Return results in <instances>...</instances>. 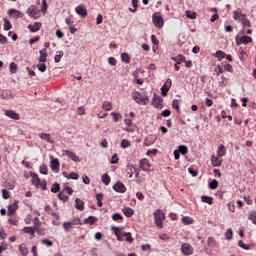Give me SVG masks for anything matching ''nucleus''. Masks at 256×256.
I'll return each mask as SVG.
<instances>
[{
  "label": "nucleus",
  "instance_id": "f257e3e1",
  "mask_svg": "<svg viewBox=\"0 0 256 256\" xmlns=\"http://www.w3.org/2000/svg\"><path fill=\"white\" fill-rule=\"evenodd\" d=\"M114 235L117 237V241H127V243H133V236L130 232H125L119 227H114Z\"/></svg>",
  "mask_w": 256,
  "mask_h": 256
},
{
  "label": "nucleus",
  "instance_id": "f03ea898",
  "mask_svg": "<svg viewBox=\"0 0 256 256\" xmlns=\"http://www.w3.org/2000/svg\"><path fill=\"white\" fill-rule=\"evenodd\" d=\"M131 97L138 105H148L149 104V96H147V94H141L139 92H134L131 94Z\"/></svg>",
  "mask_w": 256,
  "mask_h": 256
},
{
  "label": "nucleus",
  "instance_id": "7ed1b4c3",
  "mask_svg": "<svg viewBox=\"0 0 256 256\" xmlns=\"http://www.w3.org/2000/svg\"><path fill=\"white\" fill-rule=\"evenodd\" d=\"M31 183L34 185L37 189H42V191H46L47 189V182L46 181H41L39 179V175L32 173L31 174Z\"/></svg>",
  "mask_w": 256,
  "mask_h": 256
},
{
  "label": "nucleus",
  "instance_id": "20e7f679",
  "mask_svg": "<svg viewBox=\"0 0 256 256\" xmlns=\"http://www.w3.org/2000/svg\"><path fill=\"white\" fill-rule=\"evenodd\" d=\"M154 223L158 229H163V221H165V213L160 209L156 210L153 214Z\"/></svg>",
  "mask_w": 256,
  "mask_h": 256
},
{
  "label": "nucleus",
  "instance_id": "39448f33",
  "mask_svg": "<svg viewBox=\"0 0 256 256\" xmlns=\"http://www.w3.org/2000/svg\"><path fill=\"white\" fill-rule=\"evenodd\" d=\"M152 22L158 29H162L163 25H165V21L163 20V16H161V12H155L152 15Z\"/></svg>",
  "mask_w": 256,
  "mask_h": 256
},
{
  "label": "nucleus",
  "instance_id": "423d86ee",
  "mask_svg": "<svg viewBox=\"0 0 256 256\" xmlns=\"http://www.w3.org/2000/svg\"><path fill=\"white\" fill-rule=\"evenodd\" d=\"M235 42L238 47L240 45H249V43H253V38L247 35L239 36V34H237L235 37Z\"/></svg>",
  "mask_w": 256,
  "mask_h": 256
},
{
  "label": "nucleus",
  "instance_id": "0eeeda50",
  "mask_svg": "<svg viewBox=\"0 0 256 256\" xmlns=\"http://www.w3.org/2000/svg\"><path fill=\"white\" fill-rule=\"evenodd\" d=\"M139 169H141V171H145L146 173H148V171H150L151 169V162H149L147 158L141 159L139 161Z\"/></svg>",
  "mask_w": 256,
  "mask_h": 256
},
{
  "label": "nucleus",
  "instance_id": "6e6552de",
  "mask_svg": "<svg viewBox=\"0 0 256 256\" xmlns=\"http://www.w3.org/2000/svg\"><path fill=\"white\" fill-rule=\"evenodd\" d=\"M152 105L156 109H162L163 108V99L160 98L159 95L154 94L153 99H152Z\"/></svg>",
  "mask_w": 256,
  "mask_h": 256
},
{
  "label": "nucleus",
  "instance_id": "1a4fd4ad",
  "mask_svg": "<svg viewBox=\"0 0 256 256\" xmlns=\"http://www.w3.org/2000/svg\"><path fill=\"white\" fill-rule=\"evenodd\" d=\"M181 253H183V255H193V246L189 243H183L181 246Z\"/></svg>",
  "mask_w": 256,
  "mask_h": 256
},
{
  "label": "nucleus",
  "instance_id": "9d476101",
  "mask_svg": "<svg viewBox=\"0 0 256 256\" xmlns=\"http://www.w3.org/2000/svg\"><path fill=\"white\" fill-rule=\"evenodd\" d=\"M172 81L170 78H168L166 80V82L164 83V85L161 87V91H162V96L163 97H167V93H169V89H171V85H172Z\"/></svg>",
  "mask_w": 256,
  "mask_h": 256
},
{
  "label": "nucleus",
  "instance_id": "9b49d317",
  "mask_svg": "<svg viewBox=\"0 0 256 256\" xmlns=\"http://www.w3.org/2000/svg\"><path fill=\"white\" fill-rule=\"evenodd\" d=\"M75 11L77 13V15H79L82 18L87 17V7H85V5L80 4L75 8Z\"/></svg>",
  "mask_w": 256,
  "mask_h": 256
},
{
  "label": "nucleus",
  "instance_id": "f8f14e48",
  "mask_svg": "<svg viewBox=\"0 0 256 256\" xmlns=\"http://www.w3.org/2000/svg\"><path fill=\"white\" fill-rule=\"evenodd\" d=\"M27 15H29V17H33V19H37V17H35V15H38L39 13V8L35 5H31L27 11H26Z\"/></svg>",
  "mask_w": 256,
  "mask_h": 256
},
{
  "label": "nucleus",
  "instance_id": "ddd939ff",
  "mask_svg": "<svg viewBox=\"0 0 256 256\" xmlns=\"http://www.w3.org/2000/svg\"><path fill=\"white\" fill-rule=\"evenodd\" d=\"M113 189L116 191V193H125V191H127V187H125L123 182H116L113 186Z\"/></svg>",
  "mask_w": 256,
  "mask_h": 256
},
{
  "label": "nucleus",
  "instance_id": "4468645a",
  "mask_svg": "<svg viewBox=\"0 0 256 256\" xmlns=\"http://www.w3.org/2000/svg\"><path fill=\"white\" fill-rule=\"evenodd\" d=\"M18 207L19 206L17 205V202L10 204L8 206V212H7L8 217H13V215H15V213L17 212Z\"/></svg>",
  "mask_w": 256,
  "mask_h": 256
},
{
  "label": "nucleus",
  "instance_id": "2eb2a0df",
  "mask_svg": "<svg viewBox=\"0 0 256 256\" xmlns=\"http://www.w3.org/2000/svg\"><path fill=\"white\" fill-rule=\"evenodd\" d=\"M220 158L221 157H217L215 155L211 156L212 167H221V165H223V159Z\"/></svg>",
  "mask_w": 256,
  "mask_h": 256
},
{
  "label": "nucleus",
  "instance_id": "dca6fc26",
  "mask_svg": "<svg viewBox=\"0 0 256 256\" xmlns=\"http://www.w3.org/2000/svg\"><path fill=\"white\" fill-rule=\"evenodd\" d=\"M8 15L10 17H14L15 19H19L21 17H23V14L21 13V11L15 9V8H11L8 10Z\"/></svg>",
  "mask_w": 256,
  "mask_h": 256
},
{
  "label": "nucleus",
  "instance_id": "f3484780",
  "mask_svg": "<svg viewBox=\"0 0 256 256\" xmlns=\"http://www.w3.org/2000/svg\"><path fill=\"white\" fill-rule=\"evenodd\" d=\"M6 117H9L10 119H14L15 121H19V114L13 110H6L5 111Z\"/></svg>",
  "mask_w": 256,
  "mask_h": 256
},
{
  "label": "nucleus",
  "instance_id": "a211bd4d",
  "mask_svg": "<svg viewBox=\"0 0 256 256\" xmlns=\"http://www.w3.org/2000/svg\"><path fill=\"white\" fill-rule=\"evenodd\" d=\"M65 153H66V157H68V159H71L75 163H79V161H80L79 160V156H77L76 153H73V152H71L69 150H66Z\"/></svg>",
  "mask_w": 256,
  "mask_h": 256
},
{
  "label": "nucleus",
  "instance_id": "6ab92c4d",
  "mask_svg": "<svg viewBox=\"0 0 256 256\" xmlns=\"http://www.w3.org/2000/svg\"><path fill=\"white\" fill-rule=\"evenodd\" d=\"M50 167L54 173H59V160L52 159L50 162Z\"/></svg>",
  "mask_w": 256,
  "mask_h": 256
},
{
  "label": "nucleus",
  "instance_id": "aec40b11",
  "mask_svg": "<svg viewBox=\"0 0 256 256\" xmlns=\"http://www.w3.org/2000/svg\"><path fill=\"white\" fill-rule=\"evenodd\" d=\"M28 29L31 33H37V31L41 29V22H35L33 25H28Z\"/></svg>",
  "mask_w": 256,
  "mask_h": 256
},
{
  "label": "nucleus",
  "instance_id": "412c9836",
  "mask_svg": "<svg viewBox=\"0 0 256 256\" xmlns=\"http://www.w3.org/2000/svg\"><path fill=\"white\" fill-rule=\"evenodd\" d=\"M39 53H40L39 62L47 63V49L43 48L42 50L39 51Z\"/></svg>",
  "mask_w": 256,
  "mask_h": 256
},
{
  "label": "nucleus",
  "instance_id": "4be33fe9",
  "mask_svg": "<svg viewBox=\"0 0 256 256\" xmlns=\"http://www.w3.org/2000/svg\"><path fill=\"white\" fill-rule=\"evenodd\" d=\"M225 155H227V149L225 145L221 144L217 150V157H225Z\"/></svg>",
  "mask_w": 256,
  "mask_h": 256
},
{
  "label": "nucleus",
  "instance_id": "5701e85b",
  "mask_svg": "<svg viewBox=\"0 0 256 256\" xmlns=\"http://www.w3.org/2000/svg\"><path fill=\"white\" fill-rule=\"evenodd\" d=\"M246 15L241 13V11H234L233 12V19L234 21H241Z\"/></svg>",
  "mask_w": 256,
  "mask_h": 256
},
{
  "label": "nucleus",
  "instance_id": "b1692460",
  "mask_svg": "<svg viewBox=\"0 0 256 256\" xmlns=\"http://www.w3.org/2000/svg\"><path fill=\"white\" fill-rule=\"evenodd\" d=\"M23 233H26L28 235H32V237H35V228L31 226H26L22 229Z\"/></svg>",
  "mask_w": 256,
  "mask_h": 256
},
{
  "label": "nucleus",
  "instance_id": "393cba45",
  "mask_svg": "<svg viewBox=\"0 0 256 256\" xmlns=\"http://www.w3.org/2000/svg\"><path fill=\"white\" fill-rule=\"evenodd\" d=\"M75 203H76V209H78V211H83L85 209V202H83V200L76 198Z\"/></svg>",
  "mask_w": 256,
  "mask_h": 256
},
{
  "label": "nucleus",
  "instance_id": "a878e982",
  "mask_svg": "<svg viewBox=\"0 0 256 256\" xmlns=\"http://www.w3.org/2000/svg\"><path fill=\"white\" fill-rule=\"evenodd\" d=\"M122 213H124V215L126 217H133V215H135V211L132 208H129V207H125L122 210Z\"/></svg>",
  "mask_w": 256,
  "mask_h": 256
},
{
  "label": "nucleus",
  "instance_id": "bb28decb",
  "mask_svg": "<svg viewBox=\"0 0 256 256\" xmlns=\"http://www.w3.org/2000/svg\"><path fill=\"white\" fill-rule=\"evenodd\" d=\"M172 61H176L178 65H181V63H185V56L179 54L178 56L172 57Z\"/></svg>",
  "mask_w": 256,
  "mask_h": 256
},
{
  "label": "nucleus",
  "instance_id": "cd10ccee",
  "mask_svg": "<svg viewBox=\"0 0 256 256\" xmlns=\"http://www.w3.org/2000/svg\"><path fill=\"white\" fill-rule=\"evenodd\" d=\"M102 109L104 111H111L113 109V103H111L109 101H104L102 104Z\"/></svg>",
  "mask_w": 256,
  "mask_h": 256
},
{
  "label": "nucleus",
  "instance_id": "c85d7f7f",
  "mask_svg": "<svg viewBox=\"0 0 256 256\" xmlns=\"http://www.w3.org/2000/svg\"><path fill=\"white\" fill-rule=\"evenodd\" d=\"M98 219L95 216H89L88 218L85 219V223L88 225H95L97 223Z\"/></svg>",
  "mask_w": 256,
  "mask_h": 256
},
{
  "label": "nucleus",
  "instance_id": "c756f323",
  "mask_svg": "<svg viewBox=\"0 0 256 256\" xmlns=\"http://www.w3.org/2000/svg\"><path fill=\"white\" fill-rule=\"evenodd\" d=\"M208 247H217L219 244L217 243V240L213 237H208L207 240Z\"/></svg>",
  "mask_w": 256,
  "mask_h": 256
},
{
  "label": "nucleus",
  "instance_id": "7c9ffc66",
  "mask_svg": "<svg viewBox=\"0 0 256 256\" xmlns=\"http://www.w3.org/2000/svg\"><path fill=\"white\" fill-rule=\"evenodd\" d=\"M121 60L123 63L129 64L131 63V56L124 52L121 54Z\"/></svg>",
  "mask_w": 256,
  "mask_h": 256
},
{
  "label": "nucleus",
  "instance_id": "2f4dec72",
  "mask_svg": "<svg viewBox=\"0 0 256 256\" xmlns=\"http://www.w3.org/2000/svg\"><path fill=\"white\" fill-rule=\"evenodd\" d=\"M201 201H202V203H207L208 205H213V197H211V196H202Z\"/></svg>",
  "mask_w": 256,
  "mask_h": 256
},
{
  "label": "nucleus",
  "instance_id": "473e14b6",
  "mask_svg": "<svg viewBox=\"0 0 256 256\" xmlns=\"http://www.w3.org/2000/svg\"><path fill=\"white\" fill-rule=\"evenodd\" d=\"M224 236L227 241H231L233 239V230L231 228H228Z\"/></svg>",
  "mask_w": 256,
  "mask_h": 256
},
{
  "label": "nucleus",
  "instance_id": "72a5a7b5",
  "mask_svg": "<svg viewBox=\"0 0 256 256\" xmlns=\"http://www.w3.org/2000/svg\"><path fill=\"white\" fill-rule=\"evenodd\" d=\"M19 251H20L21 255H23V256H26L29 253V250L27 249V245H25V244H21L19 246Z\"/></svg>",
  "mask_w": 256,
  "mask_h": 256
},
{
  "label": "nucleus",
  "instance_id": "f704fd0d",
  "mask_svg": "<svg viewBox=\"0 0 256 256\" xmlns=\"http://www.w3.org/2000/svg\"><path fill=\"white\" fill-rule=\"evenodd\" d=\"M45 211H47V213H50V215H52V217H55L56 219H60L59 215L57 213L53 212V209L51 208V206L46 205Z\"/></svg>",
  "mask_w": 256,
  "mask_h": 256
},
{
  "label": "nucleus",
  "instance_id": "c9c22d12",
  "mask_svg": "<svg viewBox=\"0 0 256 256\" xmlns=\"http://www.w3.org/2000/svg\"><path fill=\"white\" fill-rule=\"evenodd\" d=\"M12 28L13 25H11V22L7 18H4V31H11Z\"/></svg>",
  "mask_w": 256,
  "mask_h": 256
},
{
  "label": "nucleus",
  "instance_id": "e433bc0d",
  "mask_svg": "<svg viewBox=\"0 0 256 256\" xmlns=\"http://www.w3.org/2000/svg\"><path fill=\"white\" fill-rule=\"evenodd\" d=\"M182 223L184 225H192L193 223V218L189 217V216H183L182 217Z\"/></svg>",
  "mask_w": 256,
  "mask_h": 256
},
{
  "label": "nucleus",
  "instance_id": "4c0bfd02",
  "mask_svg": "<svg viewBox=\"0 0 256 256\" xmlns=\"http://www.w3.org/2000/svg\"><path fill=\"white\" fill-rule=\"evenodd\" d=\"M240 23L243 25V27H251V21L247 19V16H244Z\"/></svg>",
  "mask_w": 256,
  "mask_h": 256
},
{
  "label": "nucleus",
  "instance_id": "58836bf2",
  "mask_svg": "<svg viewBox=\"0 0 256 256\" xmlns=\"http://www.w3.org/2000/svg\"><path fill=\"white\" fill-rule=\"evenodd\" d=\"M102 182L104 183V185H109V183H111V177L109 176V174L105 173L102 175Z\"/></svg>",
  "mask_w": 256,
  "mask_h": 256
},
{
  "label": "nucleus",
  "instance_id": "ea45409f",
  "mask_svg": "<svg viewBox=\"0 0 256 256\" xmlns=\"http://www.w3.org/2000/svg\"><path fill=\"white\" fill-rule=\"evenodd\" d=\"M208 187L209 189L215 190L217 189V187H219V182L216 179H214L211 182H209Z\"/></svg>",
  "mask_w": 256,
  "mask_h": 256
},
{
  "label": "nucleus",
  "instance_id": "a19ab883",
  "mask_svg": "<svg viewBox=\"0 0 256 256\" xmlns=\"http://www.w3.org/2000/svg\"><path fill=\"white\" fill-rule=\"evenodd\" d=\"M111 115L113 117L114 123H117V121H120V119H123V116L120 113L112 112Z\"/></svg>",
  "mask_w": 256,
  "mask_h": 256
},
{
  "label": "nucleus",
  "instance_id": "79ce46f5",
  "mask_svg": "<svg viewBox=\"0 0 256 256\" xmlns=\"http://www.w3.org/2000/svg\"><path fill=\"white\" fill-rule=\"evenodd\" d=\"M214 56L217 57L218 60L221 61L222 59H225L226 54H225V52H223V51H221V50H218V51H216V53H215Z\"/></svg>",
  "mask_w": 256,
  "mask_h": 256
},
{
  "label": "nucleus",
  "instance_id": "37998d69",
  "mask_svg": "<svg viewBox=\"0 0 256 256\" xmlns=\"http://www.w3.org/2000/svg\"><path fill=\"white\" fill-rule=\"evenodd\" d=\"M178 151H179V153H181V155H187L189 149L187 148V146L180 145L178 147Z\"/></svg>",
  "mask_w": 256,
  "mask_h": 256
},
{
  "label": "nucleus",
  "instance_id": "c03bdc74",
  "mask_svg": "<svg viewBox=\"0 0 256 256\" xmlns=\"http://www.w3.org/2000/svg\"><path fill=\"white\" fill-rule=\"evenodd\" d=\"M39 137H40V139H44V141L51 143V134L41 133V134H39Z\"/></svg>",
  "mask_w": 256,
  "mask_h": 256
},
{
  "label": "nucleus",
  "instance_id": "a18cd8bd",
  "mask_svg": "<svg viewBox=\"0 0 256 256\" xmlns=\"http://www.w3.org/2000/svg\"><path fill=\"white\" fill-rule=\"evenodd\" d=\"M131 146V141L127 140V139H123L121 141V147L122 149H127Z\"/></svg>",
  "mask_w": 256,
  "mask_h": 256
},
{
  "label": "nucleus",
  "instance_id": "49530a36",
  "mask_svg": "<svg viewBox=\"0 0 256 256\" xmlns=\"http://www.w3.org/2000/svg\"><path fill=\"white\" fill-rule=\"evenodd\" d=\"M138 3H139V0H132V5H133V8H129V11L131 13H136L137 12V7H138Z\"/></svg>",
  "mask_w": 256,
  "mask_h": 256
},
{
  "label": "nucleus",
  "instance_id": "de8ad7c7",
  "mask_svg": "<svg viewBox=\"0 0 256 256\" xmlns=\"http://www.w3.org/2000/svg\"><path fill=\"white\" fill-rule=\"evenodd\" d=\"M181 105V100H178V99H175V100H173V102H172V107H173V109H176V111H178L179 112V106Z\"/></svg>",
  "mask_w": 256,
  "mask_h": 256
},
{
  "label": "nucleus",
  "instance_id": "09e8293b",
  "mask_svg": "<svg viewBox=\"0 0 256 256\" xmlns=\"http://www.w3.org/2000/svg\"><path fill=\"white\" fill-rule=\"evenodd\" d=\"M61 191V187L59 186V183H55L51 187V192L52 193H59Z\"/></svg>",
  "mask_w": 256,
  "mask_h": 256
},
{
  "label": "nucleus",
  "instance_id": "8fccbe9b",
  "mask_svg": "<svg viewBox=\"0 0 256 256\" xmlns=\"http://www.w3.org/2000/svg\"><path fill=\"white\" fill-rule=\"evenodd\" d=\"M40 173H41L42 175H47V174L49 173V169L47 168V165L42 164V165L40 166Z\"/></svg>",
  "mask_w": 256,
  "mask_h": 256
},
{
  "label": "nucleus",
  "instance_id": "3c124183",
  "mask_svg": "<svg viewBox=\"0 0 256 256\" xmlns=\"http://www.w3.org/2000/svg\"><path fill=\"white\" fill-rule=\"evenodd\" d=\"M33 223H34V226H33L34 229H38L41 227V221L39 220V217H35L33 219Z\"/></svg>",
  "mask_w": 256,
  "mask_h": 256
},
{
  "label": "nucleus",
  "instance_id": "603ef678",
  "mask_svg": "<svg viewBox=\"0 0 256 256\" xmlns=\"http://www.w3.org/2000/svg\"><path fill=\"white\" fill-rule=\"evenodd\" d=\"M63 55H64L63 51L57 52V54L54 57L55 63H59V61H61V57H63Z\"/></svg>",
  "mask_w": 256,
  "mask_h": 256
},
{
  "label": "nucleus",
  "instance_id": "864d4df0",
  "mask_svg": "<svg viewBox=\"0 0 256 256\" xmlns=\"http://www.w3.org/2000/svg\"><path fill=\"white\" fill-rule=\"evenodd\" d=\"M42 245H46V247H52L53 246V241L49 239H43L41 240Z\"/></svg>",
  "mask_w": 256,
  "mask_h": 256
},
{
  "label": "nucleus",
  "instance_id": "5fc2aeb1",
  "mask_svg": "<svg viewBox=\"0 0 256 256\" xmlns=\"http://www.w3.org/2000/svg\"><path fill=\"white\" fill-rule=\"evenodd\" d=\"M238 245H239V247H241V249H244L245 251H249V249H250L249 245L243 243V240H240L238 242Z\"/></svg>",
  "mask_w": 256,
  "mask_h": 256
},
{
  "label": "nucleus",
  "instance_id": "6e6d98bb",
  "mask_svg": "<svg viewBox=\"0 0 256 256\" xmlns=\"http://www.w3.org/2000/svg\"><path fill=\"white\" fill-rule=\"evenodd\" d=\"M67 179H74L75 181H77V179H79V174L72 172L70 173L68 176H66Z\"/></svg>",
  "mask_w": 256,
  "mask_h": 256
},
{
  "label": "nucleus",
  "instance_id": "4d7b16f0",
  "mask_svg": "<svg viewBox=\"0 0 256 256\" xmlns=\"http://www.w3.org/2000/svg\"><path fill=\"white\" fill-rule=\"evenodd\" d=\"M37 67L41 73H45L47 71V65H45L44 63L38 64Z\"/></svg>",
  "mask_w": 256,
  "mask_h": 256
},
{
  "label": "nucleus",
  "instance_id": "13d9d810",
  "mask_svg": "<svg viewBox=\"0 0 256 256\" xmlns=\"http://www.w3.org/2000/svg\"><path fill=\"white\" fill-rule=\"evenodd\" d=\"M112 219H113V221H121V220H123V215H121L119 213H115V214H113Z\"/></svg>",
  "mask_w": 256,
  "mask_h": 256
},
{
  "label": "nucleus",
  "instance_id": "bf43d9fd",
  "mask_svg": "<svg viewBox=\"0 0 256 256\" xmlns=\"http://www.w3.org/2000/svg\"><path fill=\"white\" fill-rule=\"evenodd\" d=\"M186 17H188V19H197V13H191L190 11H186Z\"/></svg>",
  "mask_w": 256,
  "mask_h": 256
},
{
  "label": "nucleus",
  "instance_id": "052dcab7",
  "mask_svg": "<svg viewBox=\"0 0 256 256\" xmlns=\"http://www.w3.org/2000/svg\"><path fill=\"white\" fill-rule=\"evenodd\" d=\"M10 73H17V64L15 62L10 63Z\"/></svg>",
  "mask_w": 256,
  "mask_h": 256
},
{
  "label": "nucleus",
  "instance_id": "680f3d73",
  "mask_svg": "<svg viewBox=\"0 0 256 256\" xmlns=\"http://www.w3.org/2000/svg\"><path fill=\"white\" fill-rule=\"evenodd\" d=\"M108 63L109 65H112V67H115V65H117V59H115V57H109Z\"/></svg>",
  "mask_w": 256,
  "mask_h": 256
},
{
  "label": "nucleus",
  "instance_id": "e2e57ef3",
  "mask_svg": "<svg viewBox=\"0 0 256 256\" xmlns=\"http://www.w3.org/2000/svg\"><path fill=\"white\" fill-rule=\"evenodd\" d=\"M248 219L252 221L254 225H256V212H253L249 215Z\"/></svg>",
  "mask_w": 256,
  "mask_h": 256
},
{
  "label": "nucleus",
  "instance_id": "0e129e2a",
  "mask_svg": "<svg viewBox=\"0 0 256 256\" xmlns=\"http://www.w3.org/2000/svg\"><path fill=\"white\" fill-rule=\"evenodd\" d=\"M214 73L216 74L217 77H219V75L223 73V69L221 68V66H216L214 69Z\"/></svg>",
  "mask_w": 256,
  "mask_h": 256
},
{
  "label": "nucleus",
  "instance_id": "69168bd1",
  "mask_svg": "<svg viewBox=\"0 0 256 256\" xmlns=\"http://www.w3.org/2000/svg\"><path fill=\"white\" fill-rule=\"evenodd\" d=\"M8 222L10 223V225H17V223H19V219L17 217L9 218Z\"/></svg>",
  "mask_w": 256,
  "mask_h": 256
},
{
  "label": "nucleus",
  "instance_id": "338daca9",
  "mask_svg": "<svg viewBox=\"0 0 256 256\" xmlns=\"http://www.w3.org/2000/svg\"><path fill=\"white\" fill-rule=\"evenodd\" d=\"M161 115H162V117H170L171 116V110L166 109V110L162 111Z\"/></svg>",
  "mask_w": 256,
  "mask_h": 256
},
{
  "label": "nucleus",
  "instance_id": "774afa93",
  "mask_svg": "<svg viewBox=\"0 0 256 256\" xmlns=\"http://www.w3.org/2000/svg\"><path fill=\"white\" fill-rule=\"evenodd\" d=\"M77 113L78 115H85V107L84 106L78 107Z\"/></svg>",
  "mask_w": 256,
  "mask_h": 256
}]
</instances>
